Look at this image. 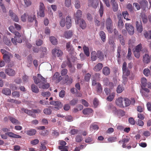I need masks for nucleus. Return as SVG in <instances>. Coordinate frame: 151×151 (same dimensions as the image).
<instances>
[{"instance_id": "nucleus-42", "label": "nucleus", "mask_w": 151, "mask_h": 151, "mask_svg": "<svg viewBox=\"0 0 151 151\" xmlns=\"http://www.w3.org/2000/svg\"><path fill=\"white\" fill-rule=\"evenodd\" d=\"M100 16L101 17L103 16L104 12V6L101 2L100 3V8L99 11Z\"/></svg>"}, {"instance_id": "nucleus-49", "label": "nucleus", "mask_w": 151, "mask_h": 151, "mask_svg": "<svg viewBox=\"0 0 151 151\" xmlns=\"http://www.w3.org/2000/svg\"><path fill=\"white\" fill-rule=\"evenodd\" d=\"M122 15L124 19L127 20H130L128 18L129 14L127 11L123 12L122 13Z\"/></svg>"}, {"instance_id": "nucleus-47", "label": "nucleus", "mask_w": 151, "mask_h": 151, "mask_svg": "<svg viewBox=\"0 0 151 151\" xmlns=\"http://www.w3.org/2000/svg\"><path fill=\"white\" fill-rule=\"evenodd\" d=\"M82 14V12L81 10H78L76 12V13L75 14V16L78 19L81 17Z\"/></svg>"}, {"instance_id": "nucleus-59", "label": "nucleus", "mask_w": 151, "mask_h": 151, "mask_svg": "<svg viewBox=\"0 0 151 151\" xmlns=\"http://www.w3.org/2000/svg\"><path fill=\"white\" fill-rule=\"evenodd\" d=\"M12 95L13 97L18 98L20 96L19 92V91H14L12 92Z\"/></svg>"}, {"instance_id": "nucleus-53", "label": "nucleus", "mask_w": 151, "mask_h": 151, "mask_svg": "<svg viewBox=\"0 0 151 151\" xmlns=\"http://www.w3.org/2000/svg\"><path fill=\"white\" fill-rule=\"evenodd\" d=\"M78 101V99H73L70 102V104L71 105L74 106L77 103Z\"/></svg>"}, {"instance_id": "nucleus-58", "label": "nucleus", "mask_w": 151, "mask_h": 151, "mask_svg": "<svg viewBox=\"0 0 151 151\" xmlns=\"http://www.w3.org/2000/svg\"><path fill=\"white\" fill-rule=\"evenodd\" d=\"M76 141L77 142H80L83 140V138L81 136L77 135L75 138Z\"/></svg>"}, {"instance_id": "nucleus-2", "label": "nucleus", "mask_w": 151, "mask_h": 151, "mask_svg": "<svg viewBox=\"0 0 151 151\" xmlns=\"http://www.w3.org/2000/svg\"><path fill=\"white\" fill-rule=\"evenodd\" d=\"M14 35H15L14 38H12L11 39L12 42L13 44L17 45V42L22 43V40L20 33L18 32H15Z\"/></svg>"}, {"instance_id": "nucleus-31", "label": "nucleus", "mask_w": 151, "mask_h": 151, "mask_svg": "<svg viewBox=\"0 0 151 151\" xmlns=\"http://www.w3.org/2000/svg\"><path fill=\"white\" fill-rule=\"evenodd\" d=\"M96 88L98 93L100 94L102 92V87L100 83H98Z\"/></svg>"}, {"instance_id": "nucleus-10", "label": "nucleus", "mask_w": 151, "mask_h": 151, "mask_svg": "<svg viewBox=\"0 0 151 151\" xmlns=\"http://www.w3.org/2000/svg\"><path fill=\"white\" fill-rule=\"evenodd\" d=\"M40 49V58H43L47 55L48 52L46 47H41Z\"/></svg>"}, {"instance_id": "nucleus-63", "label": "nucleus", "mask_w": 151, "mask_h": 151, "mask_svg": "<svg viewBox=\"0 0 151 151\" xmlns=\"http://www.w3.org/2000/svg\"><path fill=\"white\" fill-rule=\"evenodd\" d=\"M75 6L77 9H78L80 7V3L78 0H76L75 1Z\"/></svg>"}, {"instance_id": "nucleus-34", "label": "nucleus", "mask_w": 151, "mask_h": 151, "mask_svg": "<svg viewBox=\"0 0 151 151\" xmlns=\"http://www.w3.org/2000/svg\"><path fill=\"white\" fill-rule=\"evenodd\" d=\"M36 133V131L35 129H30L26 132V133L28 135L32 136L34 135Z\"/></svg>"}, {"instance_id": "nucleus-20", "label": "nucleus", "mask_w": 151, "mask_h": 151, "mask_svg": "<svg viewBox=\"0 0 151 151\" xmlns=\"http://www.w3.org/2000/svg\"><path fill=\"white\" fill-rule=\"evenodd\" d=\"M5 72L7 75L9 76H13L15 74V71L12 69L10 68L6 69L5 70Z\"/></svg>"}, {"instance_id": "nucleus-29", "label": "nucleus", "mask_w": 151, "mask_h": 151, "mask_svg": "<svg viewBox=\"0 0 151 151\" xmlns=\"http://www.w3.org/2000/svg\"><path fill=\"white\" fill-rule=\"evenodd\" d=\"M99 35L101 37L102 41L104 42L106 41V35L105 32L103 31H101L99 33Z\"/></svg>"}, {"instance_id": "nucleus-51", "label": "nucleus", "mask_w": 151, "mask_h": 151, "mask_svg": "<svg viewBox=\"0 0 151 151\" xmlns=\"http://www.w3.org/2000/svg\"><path fill=\"white\" fill-rule=\"evenodd\" d=\"M117 114L119 117H122L125 115L124 112L122 110H119L117 111Z\"/></svg>"}, {"instance_id": "nucleus-4", "label": "nucleus", "mask_w": 151, "mask_h": 151, "mask_svg": "<svg viewBox=\"0 0 151 151\" xmlns=\"http://www.w3.org/2000/svg\"><path fill=\"white\" fill-rule=\"evenodd\" d=\"M52 54L53 56L55 57H60L63 55V52L59 49L55 48L52 50Z\"/></svg>"}, {"instance_id": "nucleus-28", "label": "nucleus", "mask_w": 151, "mask_h": 151, "mask_svg": "<svg viewBox=\"0 0 151 151\" xmlns=\"http://www.w3.org/2000/svg\"><path fill=\"white\" fill-rule=\"evenodd\" d=\"M98 0H89L88 4L89 6L93 7L96 6V4H98Z\"/></svg>"}, {"instance_id": "nucleus-54", "label": "nucleus", "mask_w": 151, "mask_h": 151, "mask_svg": "<svg viewBox=\"0 0 151 151\" xmlns=\"http://www.w3.org/2000/svg\"><path fill=\"white\" fill-rule=\"evenodd\" d=\"M28 15L27 13H24L22 15V16L21 17V20L23 22L26 21L27 17H28Z\"/></svg>"}, {"instance_id": "nucleus-14", "label": "nucleus", "mask_w": 151, "mask_h": 151, "mask_svg": "<svg viewBox=\"0 0 151 151\" xmlns=\"http://www.w3.org/2000/svg\"><path fill=\"white\" fill-rule=\"evenodd\" d=\"M136 23L137 30L139 32H142L143 30V28L141 21L140 20L139 22L137 21Z\"/></svg>"}, {"instance_id": "nucleus-5", "label": "nucleus", "mask_w": 151, "mask_h": 151, "mask_svg": "<svg viewBox=\"0 0 151 151\" xmlns=\"http://www.w3.org/2000/svg\"><path fill=\"white\" fill-rule=\"evenodd\" d=\"M125 26L129 34L130 35H132L134 33V27L131 24L128 23H126Z\"/></svg>"}, {"instance_id": "nucleus-26", "label": "nucleus", "mask_w": 151, "mask_h": 151, "mask_svg": "<svg viewBox=\"0 0 151 151\" xmlns=\"http://www.w3.org/2000/svg\"><path fill=\"white\" fill-rule=\"evenodd\" d=\"M8 118L11 122L13 124H20V122L18 120L13 117L9 116Z\"/></svg>"}, {"instance_id": "nucleus-30", "label": "nucleus", "mask_w": 151, "mask_h": 151, "mask_svg": "<svg viewBox=\"0 0 151 151\" xmlns=\"http://www.w3.org/2000/svg\"><path fill=\"white\" fill-rule=\"evenodd\" d=\"M2 92L3 93L7 96H9L11 94V91L10 90L7 88H3Z\"/></svg>"}, {"instance_id": "nucleus-9", "label": "nucleus", "mask_w": 151, "mask_h": 151, "mask_svg": "<svg viewBox=\"0 0 151 151\" xmlns=\"http://www.w3.org/2000/svg\"><path fill=\"white\" fill-rule=\"evenodd\" d=\"M63 78V77H61L60 76L59 73L58 72H56L53 75L52 79L55 80L57 83H59L61 80H62Z\"/></svg>"}, {"instance_id": "nucleus-15", "label": "nucleus", "mask_w": 151, "mask_h": 151, "mask_svg": "<svg viewBox=\"0 0 151 151\" xmlns=\"http://www.w3.org/2000/svg\"><path fill=\"white\" fill-rule=\"evenodd\" d=\"M123 98L119 97L115 101L116 104L121 107H124L123 104Z\"/></svg>"}, {"instance_id": "nucleus-22", "label": "nucleus", "mask_w": 151, "mask_h": 151, "mask_svg": "<svg viewBox=\"0 0 151 151\" xmlns=\"http://www.w3.org/2000/svg\"><path fill=\"white\" fill-rule=\"evenodd\" d=\"M73 35V32L71 30L66 31L64 32V37L67 39L70 38Z\"/></svg>"}, {"instance_id": "nucleus-6", "label": "nucleus", "mask_w": 151, "mask_h": 151, "mask_svg": "<svg viewBox=\"0 0 151 151\" xmlns=\"http://www.w3.org/2000/svg\"><path fill=\"white\" fill-rule=\"evenodd\" d=\"M73 82V79L71 77H69L68 75L63 77L61 83L62 84H64L67 83L68 84H70Z\"/></svg>"}, {"instance_id": "nucleus-11", "label": "nucleus", "mask_w": 151, "mask_h": 151, "mask_svg": "<svg viewBox=\"0 0 151 151\" xmlns=\"http://www.w3.org/2000/svg\"><path fill=\"white\" fill-rule=\"evenodd\" d=\"M9 13L11 19L14 21L18 22L19 21V18L17 16L14 14L12 11L11 10L9 11Z\"/></svg>"}, {"instance_id": "nucleus-24", "label": "nucleus", "mask_w": 151, "mask_h": 151, "mask_svg": "<svg viewBox=\"0 0 151 151\" xmlns=\"http://www.w3.org/2000/svg\"><path fill=\"white\" fill-rule=\"evenodd\" d=\"M97 55L98 58L101 60H104V57L103 53L101 50H98L97 52Z\"/></svg>"}, {"instance_id": "nucleus-19", "label": "nucleus", "mask_w": 151, "mask_h": 151, "mask_svg": "<svg viewBox=\"0 0 151 151\" xmlns=\"http://www.w3.org/2000/svg\"><path fill=\"white\" fill-rule=\"evenodd\" d=\"M93 111L92 109L89 108H86L83 111V113L85 115H92Z\"/></svg>"}, {"instance_id": "nucleus-27", "label": "nucleus", "mask_w": 151, "mask_h": 151, "mask_svg": "<svg viewBox=\"0 0 151 151\" xmlns=\"http://www.w3.org/2000/svg\"><path fill=\"white\" fill-rule=\"evenodd\" d=\"M122 70L124 75L128 76L129 75L130 72L127 67H122Z\"/></svg>"}, {"instance_id": "nucleus-38", "label": "nucleus", "mask_w": 151, "mask_h": 151, "mask_svg": "<svg viewBox=\"0 0 151 151\" xmlns=\"http://www.w3.org/2000/svg\"><path fill=\"white\" fill-rule=\"evenodd\" d=\"M144 35L145 38L147 39L150 40L151 39V31L148 32L146 31L144 33Z\"/></svg>"}, {"instance_id": "nucleus-55", "label": "nucleus", "mask_w": 151, "mask_h": 151, "mask_svg": "<svg viewBox=\"0 0 151 151\" xmlns=\"http://www.w3.org/2000/svg\"><path fill=\"white\" fill-rule=\"evenodd\" d=\"M91 76V75L90 73H87L84 76L85 81L86 82L89 81Z\"/></svg>"}, {"instance_id": "nucleus-48", "label": "nucleus", "mask_w": 151, "mask_h": 151, "mask_svg": "<svg viewBox=\"0 0 151 151\" xmlns=\"http://www.w3.org/2000/svg\"><path fill=\"white\" fill-rule=\"evenodd\" d=\"M132 52L131 49L130 48L128 49V52L126 58L129 60H131L132 59V57L131 56Z\"/></svg>"}, {"instance_id": "nucleus-16", "label": "nucleus", "mask_w": 151, "mask_h": 151, "mask_svg": "<svg viewBox=\"0 0 151 151\" xmlns=\"http://www.w3.org/2000/svg\"><path fill=\"white\" fill-rule=\"evenodd\" d=\"M12 57V55L9 52H8L6 54L3 55V58L4 60L8 62H9L10 60V58Z\"/></svg>"}, {"instance_id": "nucleus-60", "label": "nucleus", "mask_w": 151, "mask_h": 151, "mask_svg": "<svg viewBox=\"0 0 151 151\" xmlns=\"http://www.w3.org/2000/svg\"><path fill=\"white\" fill-rule=\"evenodd\" d=\"M117 138L114 137H111L108 138V140L109 142H112L116 141Z\"/></svg>"}, {"instance_id": "nucleus-32", "label": "nucleus", "mask_w": 151, "mask_h": 151, "mask_svg": "<svg viewBox=\"0 0 151 151\" xmlns=\"http://www.w3.org/2000/svg\"><path fill=\"white\" fill-rule=\"evenodd\" d=\"M47 144V142L45 140H43L41 142V146L40 147V150L41 151H46V147L45 146V145Z\"/></svg>"}, {"instance_id": "nucleus-17", "label": "nucleus", "mask_w": 151, "mask_h": 151, "mask_svg": "<svg viewBox=\"0 0 151 151\" xmlns=\"http://www.w3.org/2000/svg\"><path fill=\"white\" fill-rule=\"evenodd\" d=\"M141 8L142 9H145L148 6V2L145 0H142L139 2Z\"/></svg>"}, {"instance_id": "nucleus-57", "label": "nucleus", "mask_w": 151, "mask_h": 151, "mask_svg": "<svg viewBox=\"0 0 151 151\" xmlns=\"http://www.w3.org/2000/svg\"><path fill=\"white\" fill-rule=\"evenodd\" d=\"M44 10H39L37 12V15L40 17H44L45 16Z\"/></svg>"}, {"instance_id": "nucleus-64", "label": "nucleus", "mask_w": 151, "mask_h": 151, "mask_svg": "<svg viewBox=\"0 0 151 151\" xmlns=\"http://www.w3.org/2000/svg\"><path fill=\"white\" fill-rule=\"evenodd\" d=\"M129 122L131 124L134 125L135 123L134 119L132 117H130L128 119Z\"/></svg>"}, {"instance_id": "nucleus-46", "label": "nucleus", "mask_w": 151, "mask_h": 151, "mask_svg": "<svg viewBox=\"0 0 151 151\" xmlns=\"http://www.w3.org/2000/svg\"><path fill=\"white\" fill-rule=\"evenodd\" d=\"M118 27L120 29H122L124 26V24L122 20L121 19H119L118 22Z\"/></svg>"}, {"instance_id": "nucleus-25", "label": "nucleus", "mask_w": 151, "mask_h": 151, "mask_svg": "<svg viewBox=\"0 0 151 151\" xmlns=\"http://www.w3.org/2000/svg\"><path fill=\"white\" fill-rule=\"evenodd\" d=\"M6 134H7L9 137L12 138H21L22 137L21 136L16 134L12 132H7L6 133Z\"/></svg>"}, {"instance_id": "nucleus-50", "label": "nucleus", "mask_w": 151, "mask_h": 151, "mask_svg": "<svg viewBox=\"0 0 151 151\" xmlns=\"http://www.w3.org/2000/svg\"><path fill=\"white\" fill-rule=\"evenodd\" d=\"M124 90L123 87L122 86L119 85L116 89V91L118 93H121Z\"/></svg>"}, {"instance_id": "nucleus-37", "label": "nucleus", "mask_w": 151, "mask_h": 151, "mask_svg": "<svg viewBox=\"0 0 151 151\" xmlns=\"http://www.w3.org/2000/svg\"><path fill=\"white\" fill-rule=\"evenodd\" d=\"M91 58L92 61H94L96 60L97 58V53L95 51H93L91 54Z\"/></svg>"}, {"instance_id": "nucleus-1", "label": "nucleus", "mask_w": 151, "mask_h": 151, "mask_svg": "<svg viewBox=\"0 0 151 151\" xmlns=\"http://www.w3.org/2000/svg\"><path fill=\"white\" fill-rule=\"evenodd\" d=\"M33 78L35 83L36 84H38L39 87L40 84L45 83L46 82V80L45 78L39 74H37V78L36 76H33Z\"/></svg>"}, {"instance_id": "nucleus-7", "label": "nucleus", "mask_w": 151, "mask_h": 151, "mask_svg": "<svg viewBox=\"0 0 151 151\" xmlns=\"http://www.w3.org/2000/svg\"><path fill=\"white\" fill-rule=\"evenodd\" d=\"M124 101L125 107L128 106L131 104L134 105L135 103V100L134 98H131V100H130L129 99L127 98H124Z\"/></svg>"}, {"instance_id": "nucleus-18", "label": "nucleus", "mask_w": 151, "mask_h": 151, "mask_svg": "<svg viewBox=\"0 0 151 151\" xmlns=\"http://www.w3.org/2000/svg\"><path fill=\"white\" fill-rule=\"evenodd\" d=\"M66 48L68 52H72L74 50L72 45L71 44L70 42L66 43Z\"/></svg>"}, {"instance_id": "nucleus-36", "label": "nucleus", "mask_w": 151, "mask_h": 151, "mask_svg": "<svg viewBox=\"0 0 151 151\" xmlns=\"http://www.w3.org/2000/svg\"><path fill=\"white\" fill-rule=\"evenodd\" d=\"M83 49L85 54L87 56H89L90 55V52L88 47L85 45L83 47Z\"/></svg>"}, {"instance_id": "nucleus-45", "label": "nucleus", "mask_w": 151, "mask_h": 151, "mask_svg": "<svg viewBox=\"0 0 151 151\" xmlns=\"http://www.w3.org/2000/svg\"><path fill=\"white\" fill-rule=\"evenodd\" d=\"M42 84H40L39 88H42L43 89H47L50 86L49 83H42Z\"/></svg>"}, {"instance_id": "nucleus-12", "label": "nucleus", "mask_w": 151, "mask_h": 151, "mask_svg": "<svg viewBox=\"0 0 151 151\" xmlns=\"http://www.w3.org/2000/svg\"><path fill=\"white\" fill-rule=\"evenodd\" d=\"M111 3L112 5L113 11L114 12H116L118 9V5L115 0H111Z\"/></svg>"}, {"instance_id": "nucleus-39", "label": "nucleus", "mask_w": 151, "mask_h": 151, "mask_svg": "<svg viewBox=\"0 0 151 151\" xmlns=\"http://www.w3.org/2000/svg\"><path fill=\"white\" fill-rule=\"evenodd\" d=\"M31 89L32 92L37 93H38L39 92V89L34 84H32L31 85Z\"/></svg>"}, {"instance_id": "nucleus-35", "label": "nucleus", "mask_w": 151, "mask_h": 151, "mask_svg": "<svg viewBox=\"0 0 151 151\" xmlns=\"http://www.w3.org/2000/svg\"><path fill=\"white\" fill-rule=\"evenodd\" d=\"M103 73L106 76L109 75L110 73V69L108 67H104L103 69Z\"/></svg>"}, {"instance_id": "nucleus-44", "label": "nucleus", "mask_w": 151, "mask_h": 151, "mask_svg": "<svg viewBox=\"0 0 151 151\" xmlns=\"http://www.w3.org/2000/svg\"><path fill=\"white\" fill-rule=\"evenodd\" d=\"M44 113L46 115H50L51 114V109L50 107L45 108L43 110Z\"/></svg>"}, {"instance_id": "nucleus-21", "label": "nucleus", "mask_w": 151, "mask_h": 151, "mask_svg": "<svg viewBox=\"0 0 151 151\" xmlns=\"http://www.w3.org/2000/svg\"><path fill=\"white\" fill-rule=\"evenodd\" d=\"M143 61L145 63L147 64L150 62V58L148 54H145L143 55Z\"/></svg>"}, {"instance_id": "nucleus-62", "label": "nucleus", "mask_w": 151, "mask_h": 151, "mask_svg": "<svg viewBox=\"0 0 151 151\" xmlns=\"http://www.w3.org/2000/svg\"><path fill=\"white\" fill-rule=\"evenodd\" d=\"M10 88L13 91H15L17 90V87L16 85L13 84H10L9 85Z\"/></svg>"}, {"instance_id": "nucleus-40", "label": "nucleus", "mask_w": 151, "mask_h": 151, "mask_svg": "<svg viewBox=\"0 0 151 151\" xmlns=\"http://www.w3.org/2000/svg\"><path fill=\"white\" fill-rule=\"evenodd\" d=\"M50 40L52 43L55 45L58 43V41L57 39L53 36H51L50 37Z\"/></svg>"}, {"instance_id": "nucleus-41", "label": "nucleus", "mask_w": 151, "mask_h": 151, "mask_svg": "<svg viewBox=\"0 0 151 151\" xmlns=\"http://www.w3.org/2000/svg\"><path fill=\"white\" fill-rule=\"evenodd\" d=\"M114 96L115 93L112 92L107 97L106 99L108 101H111L114 99Z\"/></svg>"}, {"instance_id": "nucleus-43", "label": "nucleus", "mask_w": 151, "mask_h": 151, "mask_svg": "<svg viewBox=\"0 0 151 151\" xmlns=\"http://www.w3.org/2000/svg\"><path fill=\"white\" fill-rule=\"evenodd\" d=\"M141 82L142 86L145 87L147 84V81L146 78H142L141 79Z\"/></svg>"}, {"instance_id": "nucleus-33", "label": "nucleus", "mask_w": 151, "mask_h": 151, "mask_svg": "<svg viewBox=\"0 0 151 151\" xmlns=\"http://www.w3.org/2000/svg\"><path fill=\"white\" fill-rule=\"evenodd\" d=\"M121 52V48L119 47L117 50V54L116 57L117 58V60L118 63L120 64V60L121 55L120 53Z\"/></svg>"}, {"instance_id": "nucleus-23", "label": "nucleus", "mask_w": 151, "mask_h": 151, "mask_svg": "<svg viewBox=\"0 0 151 151\" xmlns=\"http://www.w3.org/2000/svg\"><path fill=\"white\" fill-rule=\"evenodd\" d=\"M28 20L30 22H32L34 21L35 22L36 25H37V23L36 18L34 15L28 16Z\"/></svg>"}, {"instance_id": "nucleus-52", "label": "nucleus", "mask_w": 151, "mask_h": 151, "mask_svg": "<svg viewBox=\"0 0 151 151\" xmlns=\"http://www.w3.org/2000/svg\"><path fill=\"white\" fill-rule=\"evenodd\" d=\"M55 106H56L55 107V108L59 109L60 108L62 107V104L60 102L58 101H56V105H55Z\"/></svg>"}, {"instance_id": "nucleus-3", "label": "nucleus", "mask_w": 151, "mask_h": 151, "mask_svg": "<svg viewBox=\"0 0 151 151\" xmlns=\"http://www.w3.org/2000/svg\"><path fill=\"white\" fill-rule=\"evenodd\" d=\"M105 25L108 32L110 33H112L113 32V23L110 17H108L106 20Z\"/></svg>"}, {"instance_id": "nucleus-8", "label": "nucleus", "mask_w": 151, "mask_h": 151, "mask_svg": "<svg viewBox=\"0 0 151 151\" xmlns=\"http://www.w3.org/2000/svg\"><path fill=\"white\" fill-rule=\"evenodd\" d=\"M76 23L78 24L79 23L80 27L83 29H84L86 27V24L85 21L83 19H78L76 20Z\"/></svg>"}, {"instance_id": "nucleus-61", "label": "nucleus", "mask_w": 151, "mask_h": 151, "mask_svg": "<svg viewBox=\"0 0 151 151\" xmlns=\"http://www.w3.org/2000/svg\"><path fill=\"white\" fill-rule=\"evenodd\" d=\"M142 47V45L141 44H139L136 46L134 51H137L140 52V51L141 50Z\"/></svg>"}, {"instance_id": "nucleus-56", "label": "nucleus", "mask_w": 151, "mask_h": 151, "mask_svg": "<svg viewBox=\"0 0 151 151\" xmlns=\"http://www.w3.org/2000/svg\"><path fill=\"white\" fill-rule=\"evenodd\" d=\"M143 74L146 76L150 75V71L148 69H145L143 72Z\"/></svg>"}, {"instance_id": "nucleus-13", "label": "nucleus", "mask_w": 151, "mask_h": 151, "mask_svg": "<svg viewBox=\"0 0 151 151\" xmlns=\"http://www.w3.org/2000/svg\"><path fill=\"white\" fill-rule=\"evenodd\" d=\"M129 140V139L128 138H123L122 140H120L119 142V144L122 143V147L123 148H126L127 147V143H128Z\"/></svg>"}]
</instances>
